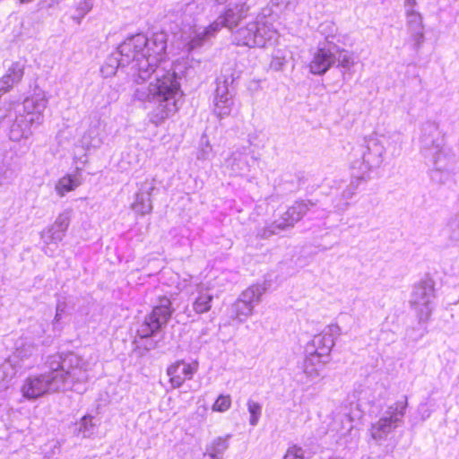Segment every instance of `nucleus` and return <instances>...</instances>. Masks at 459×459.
I'll return each instance as SVG.
<instances>
[{
    "label": "nucleus",
    "mask_w": 459,
    "mask_h": 459,
    "mask_svg": "<svg viewBox=\"0 0 459 459\" xmlns=\"http://www.w3.org/2000/svg\"><path fill=\"white\" fill-rule=\"evenodd\" d=\"M180 90V83L175 74H165L150 84L149 91L159 107L152 115V121L160 124L178 110L175 97Z\"/></svg>",
    "instance_id": "nucleus-1"
},
{
    "label": "nucleus",
    "mask_w": 459,
    "mask_h": 459,
    "mask_svg": "<svg viewBox=\"0 0 459 459\" xmlns=\"http://www.w3.org/2000/svg\"><path fill=\"white\" fill-rule=\"evenodd\" d=\"M172 302L167 296L158 299V304L145 316L143 322L137 329V334L141 338H149L159 332L168 324L173 315Z\"/></svg>",
    "instance_id": "nucleus-2"
},
{
    "label": "nucleus",
    "mask_w": 459,
    "mask_h": 459,
    "mask_svg": "<svg viewBox=\"0 0 459 459\" xmlns=\"http://www.w3.org/2000/svg\"><path fill=\"white\" fill-rule=\"evenodd\" d=\"M198 368L199 363L196 360L178 359L170 363L166 369L170 386L181 387L186 381L193 379Z\"/></svg>",
    "instance_id": "nucleus-3"
},
{
    "label": "nucleus",
    "mask_w": 459,
    "mask_h": 459,
    "mask_svg": "<svg viewBox=\"0 0 459 459\" xmlns=\"http://www.w3.org/2000/svg\"><path fill=\"white\" fill-rule=\"evenodd\" d=\"M57 381V376L39 375L27 377L21 387L22 395L28 399L38 398L46 394L54 382Z\"/></svg>",
    "instance_id": "nucleus-4"
},
{
    "label": "nucleus",
    "mask_w": 459,
    "mask_h": 459,
    "mask_svg": "<svg viewBox=\"0 0 459 459\" xmlns=\"http://www.w3.org/2000/svg\"><path fill=\"white\" fill-rule=\"evenodd\" d=\"M333 64V55L329 49L318 48L308 64L314 74H324Z\"/></svg>",
    "instance_id": "nucleus-5"
},
{
    "label": "nucleus",
    "mask_w": 459,
    "mask_h": 459,
    "mask_svg": "<svg viewBox=\"0 0 459 459\" xmlns=\"http://www.w3.org/2000/svg\"><path fill=\"white\" fill-rule=\"evenodd\" d=\"M48 371L43 375L57 376V380L65 382L70 375L69 370L64 367V359L60 354H54L47 360Z\"/></svg>",
    "instance_id": "nucleus-6"
},
{
    "label": "nucleus",
    "mask_w": 459,
    "mask_h": 459,
    "mask_svg": "<svg viewBox=\"0 0 459 459\" xmlns=\"http://www.w3.org/2000/svg\"><path fill=\"white\" fill-rule=\"evenodd\" d=\"M331 345L332 344L330 343L325 349H322L321 351H315L306 358L304 361V368L307 374L313 375L318 372L319 368L325 363L322 359V357L324 354L329 352Z\"/></svg>",
    "instance_id": "nucleus-7"
},
{
    "label": "nucleus",
    "mask_w": 459,
    "mask_h": 459,
    "mask_svg": "<svg viewBox=\"0 0 459 459\" xmlns=\"http://www.w3.org/2000/svg\"><path fill=\"white\" fill-rule=\"evenodd\" d=\"M306 205L302 202H298L284 212L282 227L293 226L299 221L306 212Z\"/></svg>",
    "instance_id": "nucleus-8"
},
{
    "label": "nucleus",
    "mask_w": 459,
    "mask_h": 459,
    "mask_svg": "<svg viewBox=\"0 0 459 459\" xmlns=\"http://www.w3.org/2000/svg\"><path fill=\"white\" fill-rule=\"evenodd\" d=\"M213 296L206 290H200L197 297L194 300L193 309L197 314H204L211 310Z\"/></svg>",
    "instance_id": "nucleus-9"
},
{
    "label": "nucleus",
    "mask_w": 459,
    "mask_h": 459,
    "mask_svg": "<svg viewBox=\"0 0 459 459\" xmlns=\"http://www.w3.org/2000/svg\"><path fill=\"white\" fill-rule=\"evenodd\" d=\"M256 25L252 24V28H241L235 34V44L238 46H254L255 44Z\"/></svg>",
    "instance_id": "nucleus-10"
},
{
    "label": "nucleus",
    "mask_w": 459,
    "mask_h": 459,
    "mask_svg": "<svg viewBox=\"0 0 459 459\" xmlns=\"http://www.w3.org/2000/svg\"><path fill=\"white\" fill-rule=\"evenodd\" d=\"M80 185L77 178L71 174H66L60 178L56 184V191L60 196L74 191Z\"/></svg>",
    "instance_id": "nucleus-11"
},
{
    "label": "nucleus",
    "mask_w": 459,
    "mask_h": 459,
    "mask_svg": "<svg viewBox=\"0 0 459 459\" xmlns=\"http://www.w3.org/2000/svg\"><path fill=\"white\" fill-rule=\"evenodd\" d=\"M249 290H247L243 299H238L234 304V315L239 320L250 316L253 312V305L251 299H247Z\"/></svg>",
    "instance_id": "nucleus-12"
},
{
    "label": "nucleus",
    "mask_w": 459,
    "mask_h": 459,
    "mask_svg": "<svg viewBox=\"0 0 459 459\" xmlns=\"http://www.w3.org/2000/svg\"><path fill=\"white\" fill-rule=\"evenodd\" d=\"M23 76V69L13 66L10 72L0 80V90L7 91L15 82L22 80Z\"/></svg>",
    "instance_id": "nucleus-13"
},
{
    "label": "nucleus",
    "mask_w": 459,
    "mask_h": 459,
    "mask_svg": "<svg viewBox=\"0 0 459 459\" xmlns=\"http://www.w3.org/2000/svg\"><path fill=\"white\" fill-rule=\"evenodd\" d=\"M228 446L224 440L218 439L214 441L204 453L205 459H222L223 453Z\"/></svg>",
    "instance_id": "nucleus-14"
},
{
    "label": "nucleus",
    "mask_w": 459,
    "mask_h": 459,
    "mask_svg": "<svg viewBox=\"0 0 459 459\" xmlns=\"http://www.w3.org/2000/svg\"><path fill=\"white\" fill-rule=\"evenodd\" d=\"M144 46H146L145 40L140 41L139 39H131L122 45L121 51L126 52L127 55L131 54L134 58Z\"/></svg>",
    "instance_id": "nucleus-15"
},
{
    "label": "nucleus",
    "mask_w": 459,
    "mask_h": 459,
    "mask_svg": "<svg viewBox=\"0 0 459 459\" xmlns=\"http://www.w3.org/2000/svg\"><path fill=\"white\" fill-rule=\"evenodd\" d=\"M231 406V398L229 394H221L213 403L212 409L214 411L223 412L228 411Z\"/></svg>",
    "instance_id": "nucleus-16"
},
{
    "label": "nucleus",
    "mask_w": 459,
    "mask_h": 459,
    "mask_svg": "<svg viewBox=\"0 0 459 459\" xmlns=\"http://www.w3.org/2000/svg\"><path fill=\"white\" fill-rule=\"evenodd\" d=\"M248 411L251 414L250 424L255 425L258 422L261 414V406L255 402H248Z\"/></svg>",
    "instance_id": "nucleus-17"
},
{
    "label": "nucleus",
    "mask_w": 459,
    "mask_h": 459,
    "mask_svg": "<svg viewBox=\"0 0 459 459\" xmlns=\"http://www.w3.org/2000/svg\"><path fill=\"white\" fill-rule=\"evenodd\" d=\"M337 55H338L337 59H338L340 65H342L343 67H348L352 64L351 56L349 55V53L345 49L339 48L337 50Z\"/></svg>",
    "instance_id": "nucleus-18"
},
{
    "label": "nucleus",
    "mask_w": 459,
    "mask_h": 459,
    "mask_svg": "<svg viewBox=\"0 0 459 459\" xmlns=\"http://www.w3.org/2000/svg\"><path fill=\"white\" fill-rule=\"evenodd\" d=\"M284 459H304L303 451L296 446H291L287 450Z\"/></svg>",
    "instance_id": "nucleus-19"
},
{
    "label": "nucleus",
    "mask_w": 459,
    "mask_h": 459,
    "mask_svg": "<svg viewBox=\"0 0 459 459\" xmlns=\"http://www.w3.org/2000/svg\"><path fill=\"white\" fill-rule=\"evenodd\" d=\"M434 291L432 282L422 281L417 286V294L428 295Z\"/></svg>",
    "instance_id": "nucleus-20"
},
{
    "label": "nucleus",
    "mask_w": 459,
    "mask_h": 459,
    "mask_svg": "<svg viewBox=\"0 0 459 459\" xmlns=\"http://www.w3.org/2000/svg\"><path fill=\"white\" fill-rule=\"evenodd\" d=\"M55 224L57 225L61 230H65L69 225V220L66 216L61 215L57 218Z\"/></svg>",
    "instance_id": "nucleus-21"
},
{
    "label": "nucleus",
    "mask_w": 459,
    "mask_h": 459,
    "mask_svg": "<svg viewBox=\"0 0 459 459\" xmlns=\"http://www.w3.org/2000/svg\"><path fill=\"white\" fill-rule=\"evenodd\" d=\"M166 53V41L163 40L160 43V49L157 52V59H160Z\"/></svg>",
    "instance_id": "nucleus-22"
},
{
    "label": "nucleus",
    "mask_w": 459,
    "mask_h": 459,
    "mask_svg": "<svg viewBox=\"0 0 459 459\" xmlns=\"http://www.w3.org/2000/svg\"><path fill=\"white\" fill-rule=\"evenodd\" d=\"M393 423V420L392 419H382L379 422H378V426H379V429H384L385 427L386 426H391V424Z\"/></svg>",
    "instance_id": "nucleus-23"
},
{
    "label": "nucleus",
    "mask_w": 459,
    "mask_h": 459,
    "mask_svg": "<svg viewBox=\"0 0 459 459\" xmlns=\"http://www.w3.org/2000/svg\"><path fill=\"white\" fill-rule=\"evenodd\" d=\"M325 341V337L324 336H321V335H317L315 337L314 339V342L315 343H321Z\"/></svg>",
    "instance_id": "nucleus-24"
}]
</instances>
